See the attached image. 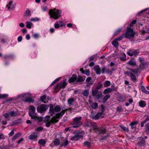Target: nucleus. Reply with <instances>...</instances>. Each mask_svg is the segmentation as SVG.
I'll return each instance as SVG.
<instances>
[{"mask_svg": "<svg viewBox=\"0 0 149 149\" xmlns=\"http://www.w3.org/2000/svg\"><path fill=\"white\" fill-rule=\"evenodd\" d=\"M139 53V52L137 50L133 51L132 50H129L127 52V54L129 56H136Z\"/></svg>", "mask_w": 149, "mask_h": 149, "instance_id": "9d476101", "label": "nucleus"}, {"mask_svg": "<svg viewBox=\"0 0 149 149\" xmlns=\"http://www.w3.org/2000/svg\"><path fill=\"white\" fill-rule=\"evenodd\" d=\"M10 113L11 114L10 116H11V117L13 116H16L19 115V114L13 111H11L10 112Z\"/></svg>", "mask_w": 149, "mask_h": 149, "instance_id": "f704fd0d", "label": "nucleus"}, {"mask_svg": "<svg viewBox=\"0 0 149 149\" xmlns=\"http://www.w3.org/2000/svg\"><path fill=\"white\" fill-rule=\"evenodd\" d=\"M117 111L121 112L123 111V109L121 107H118L117 108Z\"/></svg>", "mask_w": 149, "mask_h": 149, "instance_id": "680f3d73", "label": "nucleus"}, {"mask_svg": "<svg viewBox=\"0 0 149 149\" xmlns=\"http://www.w3.org/2000/svg\"><path fill=\"white\" fill-rule=\"evenodd\" d=\"M38 120V121L40 122L42 121L43 120V118L42 117H37V118Z\"/></svg>", "mask_w": 149, "mask_h": 149, "instance_id": "0e129e2a", "label": "nucleus"}, {"mask_svg": "<svg viewBox=\"0 0 149 149\" xmlns=\"http://www.w3.org/2000/svg\"><path fill=\"white\" fill-rule=\"evenodd\" d=\"M117 41L115 40L112 42V45L115 47H118L119 45L118 42Z\"/></svg>", "mask_w": 149, "mask_h": 149, "instance_id": "4c0bfd02", "label": "nucleus"}, {"mask_svg": "<svg viewBox=\"0 0 149 149\" xmlns=\"http://www.w3.org/2000/svg\"><path fill=\"white\" fill-rule=\"evenodd\" d=\"M31 12L29 10H27L24 14V16L25 17H27L28 16L31 15Z\"/></svg>", "mask_w": 149, "mask_h": 149, "instance_id": "de8ad7c7", "label": "nucleus"}, {"mask_svg": "<svg viewBox=\"0 0 149 149\" xmlns=\"http://www.w3.org/2000/svg\"><path fill=\"white\" fill-rule=\"evenodd\" d=\"M46 98V96L45 95H43L42 96L40 99V100L42 102H43V101L44 100H45Z\"/></svg>", "mask_w": 149, "mask_h": 149, "instance_id": "13d9d810", "label": "nucleus"}, {"mask_svg": "<svg viewBox=\"0 0 149 149\" xmlns=\"http://www.w3.org/2000/svg\"><path fill=\"white\" fill-rule=\"evenodd\" d=\"M38 136V134L36 132H34L29 136V139L31 140H33L37 139Z\"/></svg>", "mask_w": 149, "mask_h": 149, "instance_id": "9b49d317", "label": "nucleus"}, {"mask_svg": "<svg viewBox=\"0 0 149 149\" xmlns=\"http://www.w3.org/2000/svg\"><path fill=\"white\" fill-rule=\"evenodd\" d=\"M120 127L125 132H128L129 131L128 128L127 127L122 125H120Z\"/></svg>", "mask_w": 149, "mask_h": 149, "instance_id": "c03bdc74", "label": "nucleus"}, {"mask_svg": "<svg viewBox=\"0 0 149 149\" xmlns=\"http://www.w3.org/2000/svg\"><path fill=\"white\" fill-rule=\"evenodd\" d=\"M92 78L91 77H88L86 79V83L87 84V86H89L90 85H92L93 83L91 81Z\"/></svg>", "mask_w": 149, "mask_h": 149, "instance_id": "6ab92c4d", "label": "nucleus"}, {"mask_svg": "<svg viewBox=\"0 0 149 149\" xmlns=\"http://www.w3.org/2000/svg\"><path fill=\"white\" fill-rule=\"evenodd\" d=\"M77 76L74 74H73L72 77L69 79L68 82L70 83H73L77 80Z\"/></svg>", "mask_w": 149, "mask_h": 149, "instance_id": "ddd939ff", "label": "nucleus"}, {"mask_svg": "<svg viewBox=\"0 0 149 149\" xmlns=\"http://www.w3.org/2000/svg\"><path fill=\"white\" fill-rule=\"evenodd\" d=\"M141 89L142 91L145 93H146L147 94H149V91H147L144 86H141Z\"/></svg>", "mask_w": 149, "mask_h": 149, "instance_id": "58836bf2", "label": "nucleus"}, {"mask_svg": "<svg viewBox=\"0 0 149 149\" xmlns=\"http://www.w3.org/2000/svg\"><path fill=\"white\" fill-rule=\"evenodd\" d=\"M82 94L85 96L87 97L89 94V92L88 90L86 89L83 91L82 93Z\"/></svg>", "mask_w": 149, "mask_h": 149, "instance_id": "bb28decb", "label": "nucleus"}, {"mask_svg": "<svg viewBox=\"0 0 149 149\" xmlns=\"http://www.w3.org/2000/svg\"><path fill=\"white\" fill-rule=\"evenodd\" d=\"M112 91V89L110 88H108L104 90V93L105 94H108L111 93Z\"/></svg>", "mask_w": 149, "mask_h": 149, "instance_id": "a878e982", "label": "nucleus"}, {"mask_svg": "<svg viewBox=\"0 0 149 149\" xmlns=\"http://www.w3.org/2000/svg\"><path fill=\"white\" fill-rule=\"evenodd\" d=\"M60 87V85L59 83H58V84L56 85V86L54 88V90L56 91V90L58 89H59V87Z\"/></svg>", "mask_w": 149, "mask_h": 149, "instance_id": "4d7b16f0", "label": "nucleus"}, {"mask_svg": "<svg viewBox=\"0 0 149 149\" xmlns=\"http://www.w3.org/2000/svg\"><path fill=\"white\" fill-rule=\"evenodd\" d=\"M122 30V28H120L117 30L115 33V35H117Z\"/></svg>", "mask_w": 149, "mask_h": 149, "instance_id": "09e8293b", "label": "nucleus"}, {"mask_svg": "<svg viewBox=\"0 0 149 149\" xmlns=\"http://www.w3.org/2000/svg\"><path fill=\"white\" fill-rule=\"evenodd\" d=\"M60 79V78H58L56 79L51 84V85L54 84L58 82Z\"/></svg>", "mask_w": 149, "mask_h": 149, "instance_id": "6e6d98bb", "label": "nucleus"}, {"mask_svg": "<svg viewBox=\"0 0 149 149\" xmlns=\"http://www.w3.org/2000/svg\"><path fill=\"white\" fill-rule=\"evenodd\" d=\"M38 143L42 146H44L46 143V141L43 139H41L39 141Z\"/></svg>", "mask_w": 149, "mask_h": 149, "instance_id": "c9c22d12", "label": "nucleus"}, {"mask_svg": "<svg viewBox=\"0 0 149 149\" xmlns=\"http://www.w3.org/2000/svg\"><path fill=\"white\" fill-rule=\"evenodd\" d=\"M29 116L31 117V118L32 119H35L37 118V114L35 113L33 114H31V116Z\"/></svg>", "mask_w": 149, "mask_h": 149, "instance_id": "49530a36", "label": "nucleus"}, {"mask_svg": "<svg viewBox=\"0 0 149 149\" xmlns=\"http://www.w3.org/2000/svg\"><path fill=\"white\" fill-rule=\"evenodd\" d=\"M60 87H59V89L56 92L59 91L61 89L64 88H65L66 86L67 85V83L65 80H63L62 82H60Z\"/></svg>", "mask_w": 149, "mask_h": 149, "instance_id": "f8f14e48", "label": "nucleus"}, {"mask_svg": "<svg viewBox=\"0 0 149 149\" xmlns=\"http://www.w3.org/2000/svg\"><path fill=\"white\" fill-rule=\"evenodd\" d=\"M146 143V141L144 139H142L141 141L138 143L139 146H144Z\"/></svg>", "mask_w": 149, "mask_h": 149, "instance_id": "7c9ffc66", "label": "nucleus"}, {"mask_svg": "<svg viewBox=\"0 0 149 149\" xmlns=\"http://www.w3.org/2000/svg\"><path fill=\"white\" fill-rule=\"evenodd\" d=\"M145 131L148 133H149V123H147L145 125Z\"/></svg>", "mask_w": 149, "mask_h": 149, "instance_id": "79ce46f5", "label": "nucleus"}, {"mask_svg": "<svg viewBox=\"0 0 149 149\" xmlns=\"http://www.w3.org/2000/svg\"><path fill=\"white\" fill-rule=\"evenodd\" d=\"M13 2V1H10L9 2L8 4L7 5L6 7L8 8V9H12L14 8V6L12 4Z\"/></svg>", "mask_w": 149, "mask_h": 149, "instance_id": "b1692460", "label": "nucleus"}, {"mask_svg": "<svg viewBox=\"0 0 149 149\" xmlns=\"http://www.w3.org/2000/svg\"><path fill=\"white\" fill-rule=\"evenodd\" d=\"M90 104L91 107L93 109H95L98 107L97 103H90Z\"/></svg>", "mask_w": 149, "mask_h": 149, "instance_id": "c85d7f7f", "label": "nucleus"}, {"mask_svg": "<svg viewBox=\"0 0 149 149\" xmlns=\"http://www.w3.org/2000/svg\"><path fill=\"white\" fill-rule=\"evenodd\" d=\"M144 118H145V120L143 121L144 122V123H146L149 121V116L145 115L144 116Z\"/></svg>", "mask_w": 149, "mask_h": 149, "instance_id": "8fccbe9b", "label": "nucleus"}, {"mask_svg": "<svg viewBox=\"0 0 149 149\" xmlns=\"http://www.w3.org/2000/svg\"><path fill=\"white\" fill-rule=\"evenodd\" d=\"M84 135V132L83 131L79 132L76 135L70 138L71 141H77L79 139L81 138Z\"/></svg>", "mask_w": 149, "mask_h": 149, "instance_id": "6e6552de", "label": "nucleus"}, {"mask_svg": "<svg viewBox=\"0 0 149 149\" xmlns=\"http://www.w3.org/2000/svg\"><path fill=\"white\" fill-rule=\"evenodd\" d=\"M148 10V8H146V9H144L143 10H141V11H140L139 13H138L137 15L139 16L141 15V14L142 13H143V12H146V11Z\"/></svg>", "mask_w": 149, "mask_h": 149, "instance_id": "3c124183", "label": "nucleus"}, {"mask_svg": "<svg viewBox=\"0 0 149 149\" xmlns=\"http://www.w3.org/2000/svg\"><path fill=\"white\" fill-rule=\"evenodd\" d=\"M97 56L94 55L91 56L89 58V61H94L95 60L96 57Z\"/></svg>", "mask_w": 149, "mask_h": 149, "instance_id": "603ef678", "label": "nucleus"}, {"mask_svg": "<svg viewBox=\"0 0 149 149\" xmlns=\"http://www.w3.org/2000/svg\"><path fill=\"white\" fill-rule=\"evenodd\" d=\"M125 37V33L123 34L122 35L120 36L119 37H118L117 38H115V40L116 41H120L124 37Z\"/></svg>", "mask_w": 149, "mask_h": 149, "instance_id": "2f4dec72", "label": "nucleus"}, {"mask_svg": "<svg viewBox=\"0 0 149 149\" xmlns=\"http://www.w3.org/2000/svg\"><path fill=\"white\" fill-rule=\"evenodd\" d=\"M54 143L55 146H58L60 143V141L58 139H56L54 141Z\"/></svg>", "mask_w": 149, "mask_h": 149, "instance_id": "ea45409f", "label": "nucleus"}, {"mask_svg": "<svg viewBox=\"0 0 149 149\" xmlns=\"http://www.w3.org/2000/svg\"><path fill=\"white\" fill-rule=\"evenodd\" d=\"M92 95L95 100L101 99L103 96L101 91H92Z\"/></svg>", "mask_w": 149, "mask_h": 149, "instance_id": "39448f33", "label": "nucleus"}, {"mask_svg": "<svg viewBox=\"0 0 149 149\" xmlns=\"http://www.w3.org/2000/svg\"><path fill=\"white\" fill-rule=\"evenodd\" d=\"M102 85L100 82H98L96 85L95 88V89H92V91L98 90L102 87Z\"/></svg>", "mask_w": 149, "mask_h": 149, "instance_id": "aec40b11", "label": "nucleus"}, {"mask_svg": "<svg viewBox=\"0 0 149 149\" xmlns=\"http://www.w3.org/2000/svg\"><path fill=\"white\" fill-rule=\"evenodd\" d=\"M139 105L140 107H143L146 106V103H139Z\"/></svg>", "mask_w": 149, "mask_h": 149, "instance_id": "bf43d9fd", "label": "nucleus"}, {"mask_svg": "<svg viewBox=\"0 0 149 149\" xmlns=\"http://www.w3.org/2000/svg\"><path fill=\"white\" fill-rule=\"evenodd\" d=\"M14 133V130H12L10 132L9 134V135L11 136H12Z\"/></svg>", "mask_w": 149, "mask_h": 149, "instance_id": "052dcab7", "label": "nucleus"}, {"mask_svg": "<svg viewBox=\"0 0 149 149\" xmlns=\"http://www.w3.org/2000/svg\"><path fill=\"white\" fill-rule=\"evenodd\" d=\"M35 107L32 106H30L29 113V116H31V114H33L35 112Z\"/></svg>", "mask_w": 149, "mask_h": 149, "instance_id": "a211bd4d", "label": "nucleus"}, {"mask_svg": "<svg viewBox=\"0 0 149 149\" xmlns=\"http://www.w3.org/2000/svg\"><path fill=\"white\" fill-rule=\"evenodd\" d=\"M81 119V117H75L73 119V122L72 124V127L74 128H76L82 124L81 122L80 121Z\"/></svg>", "mask_w": 149, "mask_h": 149, "instance_id": "0eeeda50", "label": "nucleus"}, {"mask_svg": "<svg viewBox=\"0 0 149 149\" xmlns=\"http://www.w3.org/2000/svg\"><path fill=\"white\" fill-rule=\"evenodd\" d=\"M26 26L28 29H30L31 28V26L32 25V24L29 22H26Z\"/></svg>", "mask_w": 149, "mask_h": 149, "instance_id": "a18cd8bd", "label": "nucleus"}, {"mask_svg": "<svg viewBox=\"0 0 149 149\" xmlns=\"http://www.w3.org/2000/svg\"><path fill=\"white\" fill-rule=\"evenodd\" d=\"M137 124V121H133L130 124V125L131 127V129L133 131L135 130L136 129V125Z\"/></svg>", "mask_w": 149, "mask_h": 149, "instance_id": "2eb2a0df", "label": "nucleus"}, {"mask_svg": "<svg viewBox=\"0 0 149 149\" xmlns=\"http://www.w3.org/2000/svg\"><path fill=\"white\" fill-rule=\"evenodd\" d=\"M111 84L110 82L109 81H107L104 82V84L105 87H107L109 86Z\"/></svg>", "mask_w": 149, "mask_h": 149, "instance_id": "a19ab883", "label": "nucleus"}, {"mask_svg": "<svg viewBox=\"0 0 149 149\" xmlns=\"http://www.w3.org/2000/svg\"><path fill=\"white\" fill-rule=\"evenodd\" d=\"M95 131L98 134L104 133L105 132V130L104 128H97L95 129Z\"/></svg>", "mask_w": 149, "mask_h": 149, "instance_id": "f3484780", "label": "nucleus"}, {"mask_svg": "<svg viewBox=\"0 0 149 149\" xmlns=\"http://www.w3.org/2000/svg\"><path fill=\"white\" fill-rule=\"evenodd\" d=\"M39 20V19L38 18H32L31 19V21H38Z\"/></svg>", "mask_w": 149, "mask_h": 149, "instance_id": "69168bd1", "label": "nucleus"}, {"mask_svg": "<svg viewBox=\"0 0 149 149\" xmlns=\"http://www.w3.org/2000/svg\"><path fill=\"white\" fill-rule=\"evenodd\" d=\"M85 79V76L81 77L80 76H78L77 78V82H81L83 81H84Z\"/></svg>", "mask_w": 149, "mask_h": 149, "instance_id": "4be33fe9", "label": "nucleus"}, {"mask_svg": "<svg viewBox=\"0 0 149 149\" xmlns=\"http://www.w3.org/2000/svg\"><path fill=\"white\" fill-rule=\"evenodd\" d=\"M68 143L69 142L66 139L64 142L61 144L60 146L65 147L68 144Z\"/></svg>", "mask_w": 149, "mask_h": 149, "instance_id": "c756f323", "label": "nucleus"}, {"mask_svg": "<svg viewBox=\"0 0 149 149\" xmlns=\"http://www.w3.org/2000/svg\"><path fill=\"white\" fill-rule=\"evenodd\" d=\"M61 10L54 8L53 9H50L49 10V14L51 18L57 19L61 17Z\"/></svg>", "mask_w": 149, "mask_h": 149, "instance_id": "7ed1b4c3", "label": "nucleus"}, {"mask_svg": "<svg viewBox=\"0 0 149 149\" xmlns=\"http://www.w3.org/2000/svg\"><path fill=\"white\" fill-rule=\"evenodd\" d=\"M33 97L31 94L26 93H22L20 95L18 96L16 99H17L21 100L22 102H33L34 100L33 99Z\"/></svg>", "mask_w": 149, "mask_h": 149, "instance_id": "f257e3e1", "label": "nucleus"}, {"mask_svg": "<svg viewBox=\"0 0 149 149\" xmlns=\"http://www.w3.org/2000/svg\"><path fill=\"white\" fill-rule=\"evenodd\" d=\"M99 108L101 111L99 112L95 116V119L97 120L98 118H102L104 117V112L105 111V107L103 105H101L99 107Z\"/></svg>", "mask_w": 149, "mask_h": 149, "instance_id": "20e7f679", "label": "nucleus"}, {"mask_svg": "<svg viewBox=\"0 0 149 149\" xmlns=\"http://www.w3.org/2000/svg\"><path fill=\"white\" fill-rule=\"evenodd\" d=\"M65 112V111H63L58 113L56 115V117H53L49 121H48V120L49 119L50 117L49 116H47V127L49 126L50 123H55L57 122L58 121L57 119L61 117L64 115Z\"/></svg>", "mask_w": 149, "mask_h": 149, "instance_id": "f03ea898", "label": "nucleus"}, {"mask_svg": "<svg viewBox=\"0 0 149 149\" xmlns=\"http://www.w3.org/2000/svg\"><path fill=\"white\" fill-rule=\"evenodd\" d=\"M43 129V128L42 127H39L37 128L36 130L38 132H40L42 131Z\"/></svg>", "mask_w": 149, "mask_h": 149, "instance_id": "e2e57ef3", "label": "nucleus"}, {"mask_svg": "<svg viewBox=\"0 0 149 149\" xmlns=\"http://www.w3.org/2000/svg\"><path fill=\"white\" fill-rule=\"evenodd\" d=\"M10 113H6L4 115V117L5 118H6L8 120H9L10 118L11 117L10 116Z\"/></svg>", "mask_w": 149, "mask_h": 149, "instance_id": "473e14b6", "label": "nucleus"}, {"mask_svg": "<svg viewBox=\"0 0 149 149\" xmlns=\"http://www.w3.org/2000/svg\"><path fill=\"white\" fill-rule=\"evenodd\" d=\"M46 110V106H41L40 107L37 108V111L38 112L41 113L45 111Z\"/></svg>", "mask_w": 149, "mask_h": 149, "instance_id": "dca6fc26", "label": "nucleus"}, {"mask_svg": "<svg viewBox=\"0 0 149 149\" xmlns=\"http://www.w3.org/2000/svg\"><path fill=\"white\" fill-rule=\"evenodd\" d=\"M130 75L132 80L134 82H136V75L132 72L130 73Z\"/></svg>", "mask_w": 149, "mask_h": 149, "instance_id": "393cba45", "label": "nucleus"}, {"mask_svg": "<svg viewBox=\"0 0 149 149\" xmlns=\"http://www.w3.org/2000/svg\"><path fill=\"white\" fill-rule=\"evenodd\" d=\"M20 135L21 134L19 133H18L16 134H15L12 140L13 141H14L16 139L19 137L20 136Z\"/></svg>", "mask_w": 149, "mask_h": 149, "instance_id": "72a5a7b5", "label": "nucleus"}, {"mask_svg": "<svg viewBox=\"0 0 149 149\" xmlns=\"http://www.w3.org/2000/svg\"><path fill=\"white\" fill-rule=\"evenodd\" d=\"M7 95H0V99H2L4 98Z\"/></svg>", "mask_w": 149, "mask_h": 149, "instance_id": "774afa93", "label": "nucleus"}, {"mask_svg": "<svg viewBox=\"0 0 149 149\" xmlns=\"http://www.w3.org/2000/svg\"><path fill=\"white\" fill-rule=\"evenodd\" d=\"M84 73L87 76H89L90 74V70L88 69H86L85 70Z\"/></svg>", "mask_w": 149, "mask_h": 149, "instance_id": "864d4df0", "label": "nucleus"}, {"mask_svg": "<svg viewBox=\"0 0 149 149\" xmlns=\"http://www.w3.org/2000/svg\"><path fill=\"white\" fill-rule=\"evenodd\" d=\"M5 137L3 134H0V140L4 139Z\"/></svg>", "mask_w": 149, "mask_h": 149, "instance_id": "338daca9", "label": "nucleus"}, {"mask_svg": "<svg viewBox=\"0 0 149 149\" xmlns=\"http://www.w3.org/2000/svg\"><path fill=\"white\" fill-rule=\"evenodd\" d=\"M68 102H74L75 101V100L73 98H71L70 99H69L68 100Z\"/></svg>", "mask_w": 149, "mask_h": 149, "instance_id": "5fc2aeb1", "label": "nucleus"}, {"mask_svg": "<svg viewBox=\"0 0 149 149\" xmlns=\"http://www.w3.org/2000/svg\"><path fill=\"white\" fill-rule=\"evenodd\" d=\"M125 33V37L126 38H133L135 35V32L132 29L127 28Z\"/></svg>", "mask_w": 149, "mask_h": 149, "instance_id": "423d86ee", "label": "nucleus"}, {"mask_svg": "<svg viewBox=\"0 0 149 149\" xmlns=\"http://www.w3.org/2000/svg\"><path fill=\"white\" fill-rule=\"evenodd\" d=\"M52 108V106L50 107L49 112V113L51 116H52L54 114V111L57 112L60 111L61 110L60 107L58 106H56L54 109Z\"/></svg>", "mask_w": 149, "mask_h": 149, "instance_id": "1a4fd4ad", "label": "nucleus"}, {"mask_svg": "<svg viewBox=\"0 0 149 149\" xmlns=\"http://www.w3.org/2000/svg\"><path fill=\"white\" fill-rule=\"evenodd\" d=\"M130 70L131 71V72L133 73L136 74L138 73L139 71V69L138 68H135L134 69H130Z\"/></svg>", "mask_w": 149, "mask_h": 149, "instance_id": "e433bc0d", "label": "nucleus"}, {"mask_svg": "<svg viewBox=\"0 0 149 149\" xmlns=\"http://www.w3.org/2000/svg\"><path fill=\"white\" fill-rule=\"evenodd\" d=\"M83 144L84 146L89 148L91 147V141H86L84 142Z\"/></svg>", "mask_w": 149, "mask_h": 149, "instance_id": "5701e85b", "label": "nucleus"}, {"mask_svg": "<svg viewBox=\"0 0 149 149\" xmlns=\"http://www.w3.org/2000/svg\"><path fill=\"white\" fill-rule=\"evenodd\" d=\"M94 69L97 74H100V69L99 65H96L94 67Z\"/></svg>", "mask_w": 149, "mask_h": 149, "instance_id": "412c9836", "label": "nucleus"}, {"mask_svg": "<svg viewBox=\"0 0 149 149\" xmlns=\"http://www.w3.org/2000/svg\"><path fill=\"white\" fill-rule=\"evenodd\" d=\"M127 64L133 66H135L136 65V61H135L134 58H132L130 60V61L127 63Z\"/></svg>", "mask_w": 149, "mask_h": 149, "instance_id": "4468645a", "label": "nucleus"}, {"mask_svg": "<svg viewBox=\"0 0 149 149\" xmlns=\"http://www.w3.org/2000/svg\"><path fill=\"white\" fill-rule=\"evenodd\" d=\"M110 97V95H105L102 99V101L104 102H106L107 100Z\"/></svg>", "mask_w": 149, "mask_h": 149, "instance_id": "cd10ccee", "label": "nucleus"}, {"mask_svg": "<svg viewBox=\"0 0 149 149\" xmlns=\"http://www.w3.org/2000/svg\"><path fill=\"white\" fill-rule=\"evenodd\" d=\"M146 64L145 63H141L139 65V68L141 69L145 68L146 67Z\"/></svg>", "mask_w": 149, "mask_h": 149, "instance_id": "37998d69", "label": "nucleus"}]
</instances>
